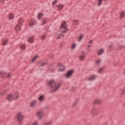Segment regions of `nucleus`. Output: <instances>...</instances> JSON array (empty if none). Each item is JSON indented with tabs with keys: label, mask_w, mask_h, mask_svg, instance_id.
Masks as SVG:
<instances>
[{
	"label": "nucleus",
	"mask_w": 125,
	"mask_h": 125,
	"mask_svg": "<svg viewBox=\"0 0 125 125\" xmlns=\"http://www.w3.org/2000/svg\"><path fill=\"white\" fill-rule=\"evenodd\" d=\"M104 0H98V6H100V5H101V4H102V1Z\"/></svg>",
	"instance_id": "24"
},
{
	"label": "nucleus",
	"mask_w": 125,
	"mask_h": 125,
	"mask_svg": "<svg viewBox=\"0 0 125 125\" xmlns=\"http://www.w3.org/2000/svg\"><path fill=\"white\" fill-rule=\"evenodd\" d=\"M97 114H98L97 109H96L95 108H94L91 112V115L92 116H96Z\"/></svg>",
	"instance_id": "8"
},
{
	"label": "nucleus",
	"mask_w": 125,
	"mask_h": 125,
	"mask_svg": "<svg viewBox=\"0 0 125 125\" xmlns=\"http://www.w3.org/2000/svg\"><path fill=\"white\" fill-rule=\"evenodd\" d=\"M21 47L22 49H25V48H26V45H25L24 44H22V45H21Z\"/></svg>",
	"instance_id": "32"
},
{
	"label": "nucleus",
	"mask_w": 125,
	"mask_h": 125,
	"mask_svg": "<svg viewBox=\"0 0 125 125\" xmlns=\"http://www.w3.org/2000/svg\"><path fill=\"white\" fill-rule=\"evenodd\" d=\"M63 37H64L63 34H61L60 35L57 37V39H61V38H63Z\"/></svg>",
	"instance_id": "28"
},
{
	"label": "nucleus",
	"mask_w": 125,
	"mask_h": 125,
	"mask_svg": "<svg viewBox=\"0 0 125 125\" xmlns=\"http://www.w3.org/2000/svg\"><path fill=\"white\" fill-rule=\"evenodd\" d=\"M43 17V14H42V13H40L38 14V16L37 17L38 19H39V20H41V18H42V17Z\"/></svg>",
	"instance_id": "15"
},
{
	"label": "nucleus",
	"mask_w": 125,
	"mask_h": 125,
	"mask_svg": "<svg viewBox=\"0 0 125 125\" xmlns=\"http://www.w3.org/2000/svg\"><path fill=\"white\" fill-rule=\"evenodd\" d=\"M66 21H63L61 26L60 27L61 29H63L64 30V31H62V34H66V33L69 31V29L67 28V25H66Z\"/></svg>",
	"instance_id": "2"
},
{
	"label": "nucleus",
	"mask_w": 125,
	"mask_h": 125,
	"mask_svg": "<svg viewBox=\"0 0 125 125\" xmlns=\"http://www.w3.org/2000/svg\"><path fill=\"white\" fill-rule=\"evenodd\" d=\"M47 86L49 87L50 86L51 88H53V90H51V92H54V91H56L57 90H58L59 88H60V86H61V83H59V84L55 83V81L54 80L52 79L50 81L47 82ZM57 84H58L57 86Z\"/></svg>",
	"instance_id": "1"
},
{
	"label": "nucleus",
	"mask_w": 125,
	"mask_h": 125,
	"mask_svg": "<svg viewBox=\"0 0 125 125\" xmlns=\"http://www.w3.org/2000/svg\"><path fill=\"white\" fill-rule=\"evenodd\" d=\"M120 16L121 17L124 18L125 16V13H124V12H122L121 14H120Z\"/></svg>",
	"instance_id": "30"
},
{
	"label": "nucleus",
	"mask_w": 125,
	"mask_h": 125,
	"mask_svg": "<svg viewBox=\"0 0 125 125\" xmlns=\"http://www.w3.org/2000/svg\"><path fill=\"white\" fill-rule=\"evenodd\" d=\"M23 22H24V21H23L22 18H20L19 20V24H22Z\"/></svg>",
	"instance_id": "27"
},
{
	"label": "nucleus",
	"mask_w": 125,
	"mask_h": 125,
	"mask_svg": "<svg viewBox=\"0 0 125 125\" xmlns=\"http://www.w3.org/2000/svg\"><path fill=\"white\" fill-rule=\"evenodd\" d=\"M7 42H8L7 40H4V41L2 42L3 45H5V44H6V43H7Z\"/></svg>",
	"instance_id": "31"
},
{
	"label": "nucleus",
	"mask_w": 125,
	"mask_h": 125,
	"mask_svg": "<svg viewBox=\"0 0 125 125\" xmlns=\"http://www.w3.org/2000/svg\"><path fill=\"white\" fill-rule=\"evenodd\" d=\"M37 116L39 117V120H41L42 118L43 117V114L42 111H39L37 112Z\"/></svg>",
	"instance_id": "9"
},
{
	"label": "nucleus",
	"mask_w": 125,
	"mask_h": 125,
	"mask_svg": "<svg viewBox=\"0 0 125 125\" xmlns=\"http://www.w3.org/2000/svg\"><path fill=\"white\" fill-rule=\"evenodd\" d=\"M39 64L41 67H44V66H46V65H47V63L43 62H40Z\"/></svg>",
	"instance_id": "14"
},
{
	"label": "nucleus",
	"mask_w": 125,
	"mask_h": 125,
	"mask_svg": "<svg viewBox=\"0 0 125 125\" xmlns=\"http://www.w3.org/2000/svg\"><path fill=\"white\" fill-rule=\"evenodd\" d=\"M0 75H1V78H11V75H10V73H9L7 74L5 72L1 71H0Z\"/></svg>",
	"instance_id": "6"
},
{
	"label": "nucleus",
	"mask_w": 125,
	"mask_h": 125,
	"mask_svg": "<svg viewBox=\"0 0 125 125\" xmlns=\"http://www.w3.org/2000/svg\"><path fill=\"white\" fill-rule=\"evenodd\" d=\"M101 62V60H98L96 62V63L97 64V65H99L100 64V62Z\"/></svg>",
	"instance_id": "39"
},
{
	"label": "nucleus",
	"mask_w": 125,
	"mask_h": 125,
	"mask_svg": "<svg viewBox=\"0 0 125 125\" xmlns=\"http://www.w3.org/2000/svg\"><path fill=\"white\" fill-rule=\"evenodd\" d=\"M33 25H35V21H34V20H31L29 22V25L33 26Z\"/></svg>",
	"instance_id": "20"
},
{
	"label": "nucleus",
	"mask_w": 125,
	"mask_h": 125,
	"mask_svg": "<svg viewBox=\"0 0 125 125\" xmlns=\"http://www.w3.org/2000/svg\"><path fill=\"white\" fill-rule=\"evenodd\" d=\"M74 73L75 70H74V69H71L68 71L65 75V79H71V78H72V76H73V74H74Z\"/></svg>",
	"instance_id": "3"
},
{
	"label": "nucleus",
	"mask_w": 125,
	"mask_h": 125,
	"mask_svg": "<svg viewBox=\"0 0 125 125\" xmlns=\"http://www.w3.org/2000/svg\"><path fill=\"white\" fill-rule=\"evenodd\" d=\"M88 47H91V45H88Z\"/></svg>",
	"instance_id": "47"
},
{
	"label": "nucleus",
	"mask_w": 125,
	"mask_h": 125,
	"mask_svg": "<svg viewBox=\"0 0 125 125\" xmlns=\"http://www.w3.org/2000/svg\"><path fill=\"white\" fill-rule=\"evenodd\" d=\"M38 56H36L32 60V62L33 63L35 60H36V59H37V58H38Z\"/></svg>",
	"instance_id": "34"
},
{
	"label": "nucleus",
	"mask_w": 125,
	"mask_h": 125,
	"mask_svg": "<svg viewBox=\"0 0 125 125\" xmlns=\"http://www.w3.org/2000/svg\"><path fill=\"white\" fill-rule=\"evenodd\" d=\"M18 99V96L14 97L12 94H8L7 96V100L8 101H11V100H17Z\"/></svg>",
	"instance_id": "4"
},
{
	"label": "nucleus",
	"mask_w": 125,
	"mask_h": 125,
	"mask_svg": "<svg viewBox=\"0 0 125 125\" xmlns=\"http://www.w3.org/2000/svg\"><path fill=\"white\" fill-rule=\"evenodd\" d=\"M90 49H89V48H88V50H89Z\"/></svg>",
	"instance_id": "48"
},
{
	"label": "nucleus",
	"mask_w": 125,
	"mask_h": 125,
	"mask_svg": "<svg viewBox=\"0 0 125 125\" xmlns=\"http://www.w3.org/2000/svg\"><path fill=\"white\" fill-rule=\"evenodd\" d=\"M32 125H38V123H37V122H35L32 124Z\"/></svg>",
	"instance_id": "43"
},
{
	"label": "nucleus",
	"mask_w": 125,
	"mask_h": 125,
	"mask_svg": "<svg viewBox=\"0 0 125 125\" xmlns=\"http://www.w3.org/2000/svg\"><path fill=\"white\" fill-rule=\"evenodd\" d=\"M15 30L16 31H18L19 32V31L21 30V26L17 25L16 27H15Z\"/></svg>",
	"instance_id": "17"
},
{
	"label": "nucleus",
	"mask_w": 125,
	"mask_h": 125,
	"mask_svg": "<svg viewBox=\"0 0 125 125\" xmlns=\"http://www.w3.org/2000/svg\"><path fill=\"white\" fill-rule=\"evenodd\" d=\"M41 39H42V40H44V39H45V36L44 35H42L41 36Z\"/></svg>",
	"instance_id": "40"
},
{
	"label": "nucleus",
	"mask_w": 125,
	"mask_h": 125,
	"mask_svg": "<svg viewBox=\"0 0 125 125\" xmlns=\"http://www.w3.org/2000/svg\"><path fill=\"white\" fill-rule=\"evenodd\" d=\"M101 103H102L101 101L99 100H95L94 102V105H100Z\"/></svg>",
	"instance_id": "11"
},
{
	"label": "nucleus",
	"mask_w": 125,
	"mask_h": 125,
	"mask_svg": "<svg viewBox=\"0 0 125 125\" xmlns=\"http://www.w3.org/2000/svg\"><path fill=\"white\" fill-rule=\"evenodd\" d=\"M73 24L74 25H79V21L78 20H75L74 21H73Z\"/></svg>",
	"instance_id": "25"
},
{
	"label": "nucleus",
	"mask_w": 125,
	"mask_h": 125,
	"mask_svg": "<svg viewBox=\"0 0 125 125\" xmlns=\"http://www.w3.org/2000/svg\"><path fill=\"white\" fill-rule=\"evenodd\" d=\"M38 99H39V101H42V100H43V99H44V97L42 95H41L38 98Z\"/></svg>",
	"instance_id": "18"
},
{
	"label": "nucleus",
	"mask_w": 125,
	"mask_h": 125,
	"mask_svg": "<svg viewBox=\"0 0 125 125\" xmlns=\"http://www.w3.org/2000/svg\"><path fill=\"white\" fill-rule=\"evenodd\" d=\"M42 22H43V23L42 24V26H43V25H45V24L46 23V22H47V21H46V19H43L42 20Z\"/></svg>",
	"instance_id": "26"
},
{
	"label": "nucleus",
	"mask_w": 125,
	"mask_h": 125,
	"mask_svg": "<svg viewBox=\"0 0 125 125\" xmlns=\"http://www.w3.org/2000/svg\"><path fill=\"white\" fill-rule=\"evenodd\" d=\"M96 78V76L95 75H93L92 76H90V78L88 79V81H93V80H95Z\"/></svg>",
	"instance_id": "13"
},
{
	"label": "nucleus",
	"mask_w": 125,
	"mask_h": 125,
	"mask_svg": "<svg viewBox=\"0 0 125 125\" xmlns=\"http://www.w3.org/2000/svg\"><path fill=\"white\" fill-rule=\"evenodd\" d=\"M124 94H125V89H123L122 93H121V96H123Z\"/></svg>",
	"instance_id": "35"
},
{
	"label": "nucleus",
	"mask_w": 125,
	"mask_h": 125,
	"mask_svg": "<svg viewBox=\"0 0 125 125\" xmlns=\"http://www.w3.org/2000/svg\"><path fill=\"white\" fill-rule=\"evenodd\" d=\"M92 42V40H90L89 42V43H91Z\"/></svg>",
	"instance_id": "45"
},
{
	"label": "nucleus",
	"mask_w": 125,
	"mask_h": 125,
	"mask_svg": "<svg viewBox=\"0 0 125 125\" xmlns=\"http://www.w3.org/2000/svg\"><path fill=\"white\" fill-rule=\"evenodd\" d=\"M103 69H104V67L101 68L100 69H99L98 73H101V72H103Z\"/></svg>",
	"instance_id": "33"
},
{
	"label": "nucleus",
	"mask_w": 125,
	"mask_h": 125,
	"mask_svg": "<svg viewBox=\"0 0 125 125\" xmlns=\"http://www.w3.org/2000/svg\"><path fill=\"white\" fill-rule=\"evenodd\" d=\"M83 36L81 35L78 38V42H81V40H83Z\"/></svg>",
	"instance_id": "29"
},
{
	"label": "nucleus",
	"mask_w": 125,
	"mask_h": 125,
	"mask_svg": "<svg viewBox=\"0 0 125 125\" xmlns=\"http://www.w3.org/2000/svg\"><path fill=\"white\" fill-rule=\"evenodd\" d=\"M5 0H0V2H3Z\"/></svg>",
	"instance_id": "44"
},
{
	"label": "nucleus",
	"mask_w": 125,
	"mask_h": 125,
	"mask_svg": "<svg viewBox=\"0 0 125 125\" xmlns=\"http://www.w3.org/2000/svg\"><path fill=\"white\" fill-rule=\"evenodd\" d=\"M19 93L17 91H16L14 92V94H12V96H14V97H16V96L18 97V98H19V96L18 95Z\"/></svg>",
	"instance_id": "21"
},
{
	"label": "nucleus",
	"mask_w": 125,
	"mask_h": 125,
	"mask_svg": "<svg viewBox=\"0 0 125 125\" xmlns=\"http://www.w3.org/2000/svg\"><path fill=\"white\" fill-rule=\"evenodd\" d=\"M112 44H111V45L109 46V48H112Z\"/></svg>",
	"instance_id": "46"
},
{
	"label": "nucleus",
	"mask_w": 125,
	"mask_h": 125,
	"mask_svg": "<svg viewBox=\"0 0 125 125\" xmlns=\"http://www.w3.org/2000/svg\"><path fill=\"white\" fill-rule=\"evenodd\" d=\"M51 125V122L50 121L48 123H45L44 125Z\"/></svg>",
	"instance_id": "37"
},
{
	"label": "nucleus",
	"mask_w": 125,
	"mask_h": 125,
	"mask_svg": "<svg viewBox=\"0 0 125 125\" xmlns=\"http://www.w3.org/2000/svg\"><path fill=\"white\" fill-rule=\"evenodd\" d=\"M58 67L59 68H62V67H63V68H60L59 69V71H60V72H63V71L65 70V67H64L63 64H62V63H58Z\"/></svg>",
	"instance_id": "7"
},
{
	"label": "nucleus",
	"mask_w": 125,
	"mask_h": 125,
	"mask_svg": "<svg viewBox=\"0 0 125 125\" xmlns=\"http://www.w3.org/2000/svg\"><path fill=\"white\" fill-rule=\"evenodd\" d=\"M56 3H57V0H55L53 2H52V5H54L56 4Z\"/></svg>",
	"instance_id": "36"
},
{
	"label": "nucleus",
	"mask_w": 125,
	"mask_h": 125,
	"mask_svg": "<svg viewBox=\"0 0 125 125\" xmlns=\"http://www.w3.org/2000/svg\"><path fill=\"white\" fill-rule=\"evenodd\" d=\"M76 47V44H73L72 48H75Z\"/></svg>",
	"instance_id": "41"
},
{
	"label": "nucleus",
	"mask_w": 125,
	"mask_h": 125,
	"mask_svg": "<svg viewBox=\"0 0 125 125\" xmlns=\"http://www.w3.org/2000/svg\"><path fill=\"white\" fill-rule=\"evenodd\" d=\"M56 7H57L58 9L60 11V10L63 9V7H64V6L63 5L58 4L56 6Z\"/></svg>",
	"instance_id": "12"
},
{
	"label": "nucleus",
	"mask_w": 125,
	"mask_h": 125,
	"mask_svg": "<svg viewBox=\"0 0 125 125\" xmlns=\"http://www.w3.org/2000/svg\"><path fill=\"white\" fill-rule=\"evenodd\" d=\"M17 121L19 122V123H21V122H23V119H24V116L21 113L19 112L17 114Z\"/></svg>",
	"instance_id": "5"
},
{
	"label": "nucleus",
	"mask_w": 125,
	"mask_h": 125,
	"mask_svg": "<svg viewBox=\"0 0 125 125\" xmlns=\"http://www.w3.org/2000/svg\"><path fill=\"white\" fill-rule=\"evenodd\" d=\"M37 103V101H34L33 102L31 103L30 104L31 107H34L35 106V104Z\"/></svg>",
	"instance_id": "23"
},
{
	"label": "nucleus",
	"mask_w": 125,
	"mask_h": 125,
	"mask_svg": "<svg viewBox=\"0 0 125 125\" xmlns=\"http://www.w3.org/2000/svg\"><path fill=\"white\" fill-rule=\"evenodd\" d=\"M118 47H119V49H122V48H124L125 47V46H122V45H119L118 46Z\"/></svg>",
	"instance_id": "38"
},
{
	"label": "nucleus",
	"mask_w": 125,
	"mask_h": 125,
	"mask_svg": "<svg viewBox=\"0 0 125 125\" xmlns=\"http://www.w3.org/2000/svg\"><path fill=\"white\" fill-rule=\"evenodd\" d=\"M27 42H31V43L33 42L34 39H33V37H30L27 40Z\"/></svg>",
	"instance_id": "19"
},
{
	"label": "nucleus",
	"mask_w": 125,
	"mask_h": 125,
	"mask_svg": "<svg viewBox=\"0 0 125 125\" xmlns=\"http://www.w3.org/2000/svg\"><path fill=\"white\" fill-rule=\"evenodd\" d=\"M104 53V51L103 49H100L99 52H98V54L99 55H102V54H103Z\"/></svg>",
	"instance_id": "16"
},
{
	"label": "nucleus",
	"mask_w": 125,
	"mask_h": 125,
	"mask_svg": "<svg viewBox=\"0 0 125 125\" xmlns=\"http://www.w3.org/2000/svg\"><path fill=\"white\" fill-rule=\"evenodd\" d=\"M82 56H80V58L81 60H83L84 59V58L85 57V53L84 51L82 52Z\"/></svg>",
	"instance_id": "10"
},
{
	"label": "nucleus",
	"mask_w": 125,
	"mask_h": 125,
	"mask_svg": "<svg viewBox=\"0 0 125 125\" xmlns=\"http://www.w3.org/2000/svg\"><path fill=\"white\" fill-rule=\"evenodd\" d=\"M78 103V101L76 102L74 104V106H76V105H77V104Z\"/></svg>",
	"instance_id": "42"
},
{
	"label": "nucleus",
	"mask_w": 125,
	"mask_h": 125,
	"mask_svg": "<svg viewBox=\"0 0 125 125\" xmlns=\"http://www.w3.org/2000/svg\"><path fill=\"white\" fill-rule=\"evenodd\" d=\"M13 18H14V16H13V15L12 14H10V15H9V19L10 20H11L12 19H13Z\"/></svg>",
	"instance_id": "22"
}]
</instances>
